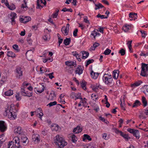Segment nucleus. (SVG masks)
Wrapping results in <instances>:
<instances>
[{
    "label": "nucleus",
    "mask_w": 148,
    "mask_h": 148,
    "mask_svg": "<svg viewBox=\"0 0 148 148\" xmlns=\"http://www.w3.org/2000/svg\"><path fill=\"white\" fill-rule=\"evenodd\" d=\"M99 86H100V85L99 84H96V87H94L93 86V90L96 91V90L97 89V88L99 87Z\"/></svg>",
    "instance_id": "864d4df0"
},
{
    "label": "nucleus",
    "mask_w": 148,
    "mask_h": 148,
    "mask_svg": "<svg viewBox=\"0 0 148 148\" xmlns=\"http://www.w3.org/2000/svg\"><path fill=\"white\" fill-rule=\"evenodd\" d=\"M25 34V30H24V31L21 32V33L20 34V35L21 36H24Z\"/></svg>",
    "instance_id": "680f3d73"
},
{
    "label": "nucleus",
    "mask_w": 148,
    "mask_h": 148,
    "mask_svg": "<svg viewBox=\"0 0 148 148\" xmlns=\"http://www.w3.org/2000/svg\"><path fill=\"white\" fill-rule=\"evenodd\" d=\"M105 16L103 15H101L100 14H98L97 16V18H100L101 19H103L104 18H107L108 17H104Z\"/></svg>",
    "instance_id": "58836bf2"
},
{
    "label": "nucleus",
    "mask_w": 148,
    "mask_h": 148,
    "mask_svg": "<svg viewBox=\"0 0 148 148\" xmlns=\"http://www.w3.org/2000/svg\"><path fill=\"white\" fill-rule=\"evenodd\" d=\"M141 71L140 75L143 77H146L148 75V66L147 64L142 63Z\"/></svg>",
    "instance_id": "f03ea898"
},
{
    "label": "nucleus",
    "mask_w": 148,
    "mask_h": 148,
    "mask_svg": "<svg viewBox=\"0 0 148 148\" xmlns=\"http://www.w3.org/2000/svg\"><path fill=\"white\" fill-rule=\"evenodd\" d=\"M37 5L36 8L37 9H41L42 8L43 6H41L38 0H37Z\"/></svg>",
    "instance_id": "f704fd0d"
},
{
    "label": "nucleus",
    "mask_w": 148,
    "mask_h": 148,
    "mask_svg": "<svg viewBox=\"0 0 148 148\" xmlns=\"http://www.w3.org/2000/svg\"><path fill=\"white\" fill-rule=\"evenodd\" d=\"M100 35V34L99 33V31L97 29H95L93 31V36L94 39H95L97 36H99Z\"/></svg>",
    "instance_id": "4468645a"
},
{
    "label": "nucleus",
    "mask_w": 148,
    "mask_h": 148,
    "mask_svg": "<svg viewBox=\"0 0 148 148\" xmlns=\"http://www.w3.org/2000/svg\"><path fill=\"white\" fill-rule=\"evenodd\" d=\"M92 60H88L86 62V66L87 67L89 64L91 63L92 62L91 61Z\"/></svg>",
    "instance_id": "4d7b16f0"
},
{
    "label": "nucleus",
    "mask_w": 148,
    "mask_h": 148,
    "mask_svg": "<svg viewBox=\"0 0 148 148\" xmlns=\"http://www.w3.org/2000/svg\"><path fill=\"white\" fill-rule=\"evenodd\" d=\"M119 53L121 54V56H124L125 54V51L124 49H122L119 51Z\"/></svg>",
    "instance_id": "72a5a7b5"
},
{
    "label": "nucleus",
    "mask_w": 148,
    "mask_h": 148,
    "mask_svg": "<svg viewBox=\"0 0 148 148\" xmlns=\"http://www.w3.org/2000/svg\"><path fill=\"white\" fill-rule=\"evenodd\" d=\"M33 51H32V50L28 51L26 53V56L27 55H29L31 53H33Z\"/></svg>",
    "instance_id": "5fc2aeb1"
},
{
    "label": "nucleus",
    "mask_w": 148,
    "mask_h": 148,
    "mask_svg": "<svg viewBox=\"0 0 148 148\" xmlns=\"http://www.w3.org/2000/svg\"><path fill=\"white\" fill-rule=\"evenodd\" d=\"M142 83V82L141 80L138 81V82H136L134 84L131 85V87L133 88H134L135 87L139 86Z\"/></svg>",
    "instance_id": "f8f14e48"
},
{
    "label": "nucleus",
    "mask_w": 148,
    "mask_h": 148,
    "mask_svg": "<svg viewBox=\"0 0 148 148\" xmlns=\"http://www.w3.org/2000/svg\"><path fill=\"white\" fill-rule=\"evenodd\" d=\"M64 33L65 34V35H67L68 34V33L69 32V30H68V29L67 28H66L64 30Z\"/></svg>",
    "instance_id": "e2e57ef3"
},
{
    "label": "nucleus",
    "mask_w": 148,
    "mask_h": 148,
    "mask_svg": "<svg viewBox=\"0 0 148 148\" xmlns=\"http://www.w3.org/2000/svg\"><path fill=\"white\" fill-rule=\"evenodd\" d=\"M119 71L118 70H115L113 72V78L115 79H117V78L119 74Z\"/></svg>",
    "instance_id": "f3484780"
},
{
    "label": "nucleus",
    "mask_w": 148,
    "mask_h": 148,
    "mask_svg": "<svg viewBox=\"0 0 148 148\" xmlns=\"http://www.w3.org/2000/svg\"><path fill=\"white\" fill-rule=\"evenodd\" d=\"M69 66H74L75 65H76V62L75 61H73V62L71 64H69Z\"/></svg>",
    "instance_id": "052dcab7"
},
{
    "label": "nucleus",
    "mask_w": 148,
    "mask_h": 148,
    "mask_svg": "<svg viewBox=\"0 0 148 148\" xmlns=\"http://www.w3.org/2000/svg\"><path fill=\"white\" fill-rule=\"evenodd\" d=\"M58 14L56 12H55L54 13H53V18H56L57 17V16L58 15Z\"/></svg>",
    "instance_id": "774afa93"
},
{
    "label": "nucleus",
    "mask_w": 148,
    "mask_h": 148,
    "mask_svg": "<svg viewBox=\"0 0 148 148\" xmlns=\"http://www.w3.org/2000/svg\"><path fill=\"white\" fill-rule=\"evenodd\" d=\"M21 92L22 95L23 96L25 95H26V92L25 91V89L24 88H22L21 89Z\"/></svg>",
    "instance_id": "c03bdc74"
},
{
    "label": "nucleus",
    "mask_w": 148,
    "mask_h": 148,
    "mask_svg": "<svg viewBox=\"0 0 148 148\" xmlns=\"http://www.w3.org/2000/svg\"><path fill=\"white\" fill-rule=\"evenodd\" d=\"M5 139L6 138L4 135H2L1 136L0 135V146H1V144L5 141Z\"/></svg>",
    "instance_id": "aec40b11"
},
{
    "label": "nucleus",
    "mask_w": 148,
    "mask_h": 148,
    "mask_svg": "<svg viewBox=\"0 0 148 148\" xmlns=\"http://www.w3.org/2000/svg\"><path fill=\"white\" fill-rule=\"evenodd\" d=\"M107 75L106 74H104L103 76L104 78L103 79V80L105 84H107L110 86H112L114 85V84L113 81V79L112 77L108 78L107 77L105 76L106 75Z\"/></svg>",
    "instance_id": "7ed1b4c3"
},
{
    "label": "nucleus",
    "mask_w": 148,
    "mask_h": 148,
    "mask_svg": "<svg viewBox=\"0 0 148 148\" xmlns=\"http://www.w3.org/2000/svg\"><path fill=\"white\" fill-rule=\"evenodd\" d=\"M82 54V58L85 59L87 58L89 54V53L85 51H83L81 52Z\"/></svg>",
    "instance_id": "dca6fc26"
},
{
    "label": "nucleus",
    "mask_w": 148,
    "mask_h": 148,
    "mask_svg": "<svg viewBox=\"0 0 148 148\" xmlns=\"http://www.w3.org/2000/svg\"><path fill=\"white\" fill-rule=\"evenodd\" d=\"M57 104V102L56 101H54L53 102H51L47 105L49 106V107L52 106H53Z\"/></svg>",
    "instance_id": "79ce46f5"
},
{
    "label": "nucleus",
    "mask_w": 148,
    "mask_h": 148,
    "mask_svg": "<svg viewBox=\"0 0 148 148\" xmlns=\"http://www.w3.org/2000/svg\"><path fill=\"white\" fill-rule=\"evenodd\" d=\"M81 86L82 88L84 90H85L86 89V84L85 82H80Z\"/></svg>",
    "instance_id": "c9c22d12"
},
{
    "label": "nucleus",
    "mask_w": 148,
    "mask_h": 148,
    "mask_svg": "<svg viewBox=\"0 0 148 148\" xmlns=\"http://www.w3.org/2000/svg\"><path fill=\"white\" fill-rule=\"evenodd\" d=\"M4 122L0 121V130L1 132L5 131L6 129V127L4 125Z\"/></svg>",
    "instance_id": "1a4fd4ad"
},
{
    "label": "nucleus",
    "mask_w": 148,
    "mask_h": 148,
    "mask_svg": "<svg viewBox=\"0 0 148 148\" xmlns=\"http://www.w3.org/2000/svg\"><path fill=\"white\" fill-rule=\"evenodd\" d=\"M77 127H78L76 133H78L79 132H81L82 130V128L80 126H78Z\"/></svg>",
    "instance_id": "09e8293b"
},
{
    "label": "nucleus",
    "mask_w": 148,
    "mask_h": 148,
    "mask_svg": "<svg viewBox=\"0 0 148 148\" xmlns=\"http://www.w3.org/2000/svg\"><path fill=\"white\" fill-rule=\"evenodd\" d=\"M16 14L15 13H12L10 14V16L11 17V23L12 25H14L15 24V21L14 20L15 18L16 17Z\"/></svg>",
    "instance_id": "9d476101"
},
{
    "label": "nucleus",
    "mask_w": 148,
    "mask_h": 148,
    "mask_svg": "<svg viewBox=\"0 0 148 148\" xmlns=\"http://www.w3.org/2000/svg\"><path fill=\"white\" fill-rule=\"evenodd\" d=\"M123 137L127 141L129 139H130V138L128 136V135L126 134L124 135Z\"/></svg>",
    "instance_id": "8fccbe9b"
},
{
    "label": "nucleus",
    "mask_w": 148,
    "mask_h": 148,
    "mask_svg": "<svg viewBox=\"0 0 148 148\" xmlns=\"http://www.w3.org/2000/svg\"><path fill=\"white\" fill-rule=\"evenodd\" d=\"M111 51V50L109 49H107L104 51L103 53L105 55H108L110 54Z\"/></svg>",
    "instance_id": "7c9ffc66"
},
{
    "label": "nucleus",
    "mask_w": 148,
    "mask_h": 148,
    "mask_svg": "<svg viewBox=\"0 0 148 148\" xmlns=\"http://www.w3.org/2000/svg\"><path fill=\"white\" fill-rule=\"evenodd\" d=\"M73 80H74L76 82L77 84L78 85H79V82L76 79V78L74 77L73 79Z\"/></svg>",
    "instance_id": "69168bd1"
},
{
    "label": "nucleus",
    "mask_w": 148,
    "mask_h": 148,
    "mask_svg": "<svg viewBox=\"0 0 148 148\" xmlns=\"http://www.w3.org/2000/svg\"><path fill=\"white\" fill-rule=\"evenodd\" d=\"M99 74V73H96L93 71V79H97Z\"/></svg>",
    "instance_id": "c756f323"
},
{
    "label": "nucleus",
    "mask_w": 148,
    "mask_h": 148,
    "mask_svg": "<svg viewBox=\"0 0 148 148\" xmlns=\"http://www.w3.org/2000/svg\"><path fill=\"white\" fill-rule=\"evenodd\" d=\"M78 29H76L74 30L73 32V35L75 37L77 36V34L78 32Z\"/></svg>",
    "instance_id": "603ef678"
},
{
    "label": "nucleus",
    "mask_w": 148,
    "mask_h": 148,
    "mask_svg": "<svg viewBox=\"0 0 148 148\" xmlns=\"http://www.w3.org/2000/svg\"><path fill=\"white\" fill-rule=\"evenodd\" d=\"M21 21H23V22L26 23L31 20V18L29 16H25L24 18H20Z\"/></svg>",
    "instance_id": "6e6552de"
},
{
    "label": "nucleus",
    "mask_w": 148,
    "mask_h": 148,
    "mask_svg": "<svg viewBox=\"0 0 148 148\" xmlns=\"http://www.w3.org/2000/svg\"><path fill=\"white\" fill-rule=\"evenodd\" d=\"M53 73H52L49 74H47V75L49 76V77L52 79L54 77L53 75Z\"/></svg>",
    "instance_id": "3c124183"
},
{
    "label": "nucleus",
    "mask_w": 148,
    "mask_h": 148,
    "mask_svg": "<svg viewBox=\"0 0 148 148\" xmlns=\"http://www.w3.org/2000/svg\"><path fill=\"white\" fill-rule=\"evenodd\" d=\"M100 44L99 43L97 42H95L93 44V51L95 50V48L99 46V45Z\"/></svg>",
    "instance_id": "a19ab883"
},
{
    "label": "nucleus",
    "mask_w": 148,
    "mask_h": 148,
    "mask_svg": "<svg viewBox=\"0 0 148 148\" xmlns=\"http://www.w3.org/2000/svg\"><path fill=\"white\" fill-rule=\"evenodd\" d=\"M83 71V70L82 69L81 67L80 66H79L76 69L75 71L76 73H78L79 75L81 74Z\"/></svg>",
    "instance_id": "2eb2a0df"
},
{
    "label": "nucleus",
    "mask_w": 148,
    "mask_h": 148,
    "mask_svg": "<svg viewBox=\"0 0 148 148\" xmlns=\"http://www.w3.org/2000/svg\"><path fill=\"white\" fill-rule=\"evenodd\" d=\"M143 88L144 89V90L143 91V92L146 95L148 96V86L147 85L144 86Z\"/></svg>",
    "instance_id": "4be33fe9"
},
{
    "label": "nucleus",
    "mask_w": 148,
    "mask_h": 148,
    "mask_svg": "<svg viewBox=\"0 0 148 148\" xmlns=\"http://www.w3.org/2000/svg\"><path fill=\"white\" fill-rule=\"evenodd\" d=\"M23 1L24 2V4H22L21 8H27V6H26V2L25 0H24Z\"/></svg>",
    "instance_id": "49530a36"
},
{
    "label": "nucleus",
    "mask_w": 148,
    "mask_h": 148,
    "mask_svg": "<svg viewBox=\"0 0 148 148\" xmlns=\"http://www.w3.org/2000/svg\"><path fill=\"white\" fill-rule=\"evenodd\" d=\"M128 25H125L123 27V29L125 32H126L129 30V28L128 27Z\"/></svg>",
    "instance_id": "2f4dec72"
},
{
    "label": "nucleus",
    "mask_w": 148,
    "mask_h": 148,
    "mask_svg": "<svg viewBox=\"0 0 148 148\" xmlns=\"http://www.w3.org/2000/svg\"><path fill=\"white\" fill-rule=\"evenodd\" d=\"M21 140L22 142L24 143H28V142L27 138L25 135H23V136H22Z\"/></svg>",
    "instance_id": "5701e85b"
},
{
    "label": "nucleus",
    "mask_w": 148,
    "mask_h": 148,
    "mask_svg": "<svg viewBox=\"0 0 148 148\" xmlns=\"http://www.w3.org/2000/svg\"><path fill=\"white\" fill-rule=\"evenodd\" d=\"M13 94V92L12 90H10L5 92L4 94L6 96H10Z\"/></svg>",
    "instance_id": "412c9836"
},
{
    "label": "nucleus",
    "mask_w": 148,
    "mask_h": 148,
    "mask_svg": "<svg viewBox=\"0 0 148 148\" xmlns=\"http://www.w3.org/2000/svg\"><path fill=\"white\" fill-rule=\"evenodd\" d=\"M14 147L15 145L14 144V142H13V141H11L9 142L7 148H14Z\"/></svg>",
    "instance_id": "a878e982"
},
{
    "label": "nucleus",
    "mask_w": 148,
    "mask_h": 148,
    "mask_svg": "<svg viewBox=\"0 0 148 148\" xmlns=\"http://www.w3.org/2000/svg\"><path fill=\"white\" fill-rule=\"evenodd\" d=\"M8 7L11 10H13L16 8L15 5L13 4L9 5L8 6Z\"/></svg>",
    "instance_id": "473e14b6"
},
{
    "label": "nucleus",
    "mask_w": 148,
    "mask_h": 148,
    "mask_svg": "<svg viewBox=\"0 0 148 148\" xmlns=\"http://www.w3.org/2000/svg\"><path fill=\"white\" fill-rule=\"evenodd\" d=\"M26 95L24 96H27L28 97H30L32 95V94L31 92H28L27 91H26Z\"/></svg>",
    "instance_id": "a18cd8bd"
},
{
    "label": "nucleus",
    "mask_w": 148,
    "mask_h": 148,
    "mask_svg": "<svg viewBox=\"0 0 148 148\" xmlns=\"http://www.w3.org/2000/svg\"><path fill=\"white\" fill-rule=\"evenodd\" d=\"M140 104L141 103L139 101L136 100L132 106V107L134 108L137 107L138 105H140Z\"/></svg>",
    "instance_id": "bb28decb"
},
{
    "label": "nucleus",
    "mask_w": 148,
    "mask_h": 148,
    "mask_svg": "<svg viewBox=\"0 0 148 148\" xmlns=\"http://www.w3.org/2000/svg\"><path fill=\"white\" fill-rule=\"evenodd\" d=\"M15 97L16 98L17 100L19 101L21 99V98L19 97V94L16 95Z\"/></svg>",
    "instance_id": "338daca9"
},
{
    "label": "nucleus",
    "mask_w": 148,
    "mask_h": 148,
    "mask_svg": "<svg viewBox=\"0 0 148 148\" xmlns=\"http://www.w3.org/2000/svg\"><path fill=\"white\" fill-rule=\"evenodd\" d=\"M14 105L13 104H11L10 106V110L11 109V110H12V112L13 111V110L14 109Z\"/></svg>",
    "instance_id": "bf43d9fd"
},
{
    "label": "nucleus",
    "mask_w": 148,
    "mask_h": 148,
    "mask_svg": "<svg viewBox=\"0 0 148 148\" xmlns=\"http://www.w3.org/2000/svg\"><path fill=\"white\" fill-rule=\"evenodd\" d=\"M102 138H104L105 140L108 139L109 138L108 136H107L106 133H104L102 134Z\"/></svg>",
    "instance_id": "de8ad7c7"
},
{
    "label": "nucleus",
    "mask_w": 148,
    "mask_h": 148,
    "mask_svg": "<svg viewBox=\"0 0 148 148\" xmlns=\"http://www.w3.org/2000/svg\"><path fill=\"white\" fill-rule=\"evenodd\" d=\"M54 142L58 145L60 148H62L67 144V143L64 139L59 135H57L54 138Z\"/></svg>",
    "instance_id": "f257e3e1"
},
{
    "label": "nucleus",
    "mask_w": 148,
    "mask_h": 148,
    "mask_svg": "<svg viewBox=\"0 0 148 148\" xmlns=\"http://www.w3.org/2000/svg\"><path fill=\"white\" fill-rule=\"evenodd\" d=\"M14 143L15 142V145L14 148H21V146L20 145V140L18 137H15L13 139Z\"/></svg>",
    "instance_id": "423d86ee"
},
{
    "label": "nucleus",
    "mask_w": 148,
    "mask_h": 148,
    "mask_svg": "<svg viewBox=\"0 0 148 148\" xmlns=\"http://www.w3.org/2000/svg\"><path fill=\"white\" fill-rule=\"evenodd\" d=\"M14 132L19 134H23V132L21 130V127H18L15 129L14 130Z\"/></svg>",
    "instance_id": "9b49d317"
},
{
    "label": "nucleus",
    "mask_w": 148,
    "mask_h": 148,
    "mask_svg": "<svg viewBox=\"0 0 148 148\" xmlns=\"http://www.w3.org/2000/svg\"><path fill=\"white\" fill-rule=\"evenodd\" d=\"M71 41V38H66V39L64 40V43L65 45H68L69 44Z\"/></svg>",
    "instance_id": "6ab92c4d"
},
{
    "label": "nucleus",
    "mask_w": 148,
    "mask_h": 148,
    "mask_svg": "<svg viewBox=\"0 0 148 148\" xmlns=\"http://www.w3.org/2000/svg\"><path fill=\"white\" fill-rule=\"evenodd\" d=\"M95 10L102 8L103 7V6L101 3H99L97 4H95Z\"/></svg>",
    "instance_id": "cd10ccee"
},
{
    "label": "nucleus",
    "mask_w": 148,
    "mask_h": 148,
    "mask_svg": "<svg viewBox=\"0 0 148 148\" xmlns=\"http://www.w3.org/2000/svg\"><path fill=\"white\" fill-rule=\"evenodd\" d=\"M142 102L143 103V106L145 107L147 104V101L144 97H143L142 99Z\"/></svg>",
    "instance_id": "393cba45"
},
{
    "label": "nucleus",
    "mask_w": 148,
    "mask_h": 148,
    "mask_svg": "<svg viewBox=\"0 0 148 148\" xmlns=\"http://www.w3.org/2000/svg\"><path fill=\"white\" fill-rule=\"evenodd\" d=\"M13 48L16 51H18L19 50L18 49V46L17 45H14L13 46Z\"/></svg>",
    "instance_id": "37998d69"
},
{
    "label": "nucleus",
    "mask_w": 148,
    "mask_h": 148,
    "mask_svg": "<svg viewBox=\"0 0 148 148\" xmlns=\"http://www.w3.org/2000/svg\"><path fill=\"white\" fill-rule=\"evenodd\" d=\"M16 76L19 78L23 75V71L22 70V69L20 67L18 66L16 67Z\"/></svg>",
    "instance_id": "0eeeda50"
},
{
    "label": "nucleus",
    "mask_w": 148,
    "mask_h": 148,
    "mask_svg": "<svg viewBox=\"0 0 148 148\" xmlns=\"http://www.w3.org/2000/svg\"><path fill=\"white\" fill-rule=\"evenodd\" d=\"M127 130L130 133L132 134L133 136H135L137 139H139L140 137V135L139 132L138 130L128 128Z\"/></svg>",
    "instance_id": "39448f33"
},
{
    "label": "nucleus",
    "mask_w": 148,
    "mask_h": 148,
    "mask_svg": "<svg viewBox=\"0 0 148 148\" xmlns=\"http://www.w3.org/2000/svg\"><path fill=\"white\" fill-rule=\"evenodd\" d=\"M58 43H59V46H60V44L63 41V39L60 38V37H59L58 38Z\"/></svg>",
    "instance_id": "13d9d810"
},
{
    "label": "nucleus",
    "mask_w": 148,
    "mask_h": 148,
    "mask_svg": "<svg viewBox=\"0 0 148 148\" xmlns=\"http://www.w3.org/2000/svg\"><path fill=\"white\" fill-rule=\"evenodd\" d=\"M86 139L88 140L89 141H91L92 139L89 135L87 134H84V135L83 137L82 138V140L84 141Z\"/></svg>",
    "instance_id": "ddd939ff"
},
{
    "label": "nucleus",
    "mask_w": 148,
    "mask_h": 148,
    "mask_svg": "<svg viewBox=\"0 0 148 148\" xmlns=\"http://www.w3.org/2000/svg\"><path fill=\"white\" fill-rule=\"evenodd\" d=\"M7 56L8 57L12 58H14L15 57V54L11 51H8Z\"/></svg>",
    "instance_id": "b1692460"
},
{
    "label": "nucleus",
    "mask_w": 148,
    "mask_h": 148,
    "mask_svg": "<svg viewBox=\"0 0 148 148\" xmlns=\"http://www.w3.org/2000/svg\"><path fill=\"white\" fill-rule=\"evenodd\" d=\"M102 2L103 3L106 4V5H109V3H108V2L107 1H106V0H102Z\"/></svg>",
    "instance_id": "0e129e2a"
},
{
    "label": "nucleus",
    "mask_w": 148,
    "mask_h": 148,
    "mask_svg": "<svg viewBox=\"0 0 148 148\" xmlns=\"http://www.w3.org/2000/svg\"><path fill=\"white\" fill-rule=\"evenodd\" d=\"M142 34V36L143 38H145V36L147 35V34L145 33V32L143 30L140 31Z\"/></svg>",
    "instance_id": "ea45409f"
},
{
    "label": "nucleus",
    "mask_w": 148,
    "mask_h": 148,
    "mask_svg": "<svg viewBox=\"0 0 148 148\" xmlns=\"http://www.w3.org/2000/svg\"><path fill=\"white\" fill-rule=\"evenodd\" d=\"M72 141L73 143H75L77 141V138L76 136L73 134L71 136Z\"/></svg>",
    "instance_id": "c85d7f7f"
},
{
    "label": "nucleus",
    "mask_w": 148,
    "mask_h": 148,
    "mask_svg": "<svg viewBox=\"0 0 148 148\" xmlns=\"http://www.w3.org/2000/svg\"><path fill=\"white\" fill-rule=\"evenodd\" d=\"M117 132H116L117 133L119 134L121 136H122L123 137L124 136V135L125 134H124V133L123 132L121 131H120L119 130L117 131Z\"/></svg>",
    "instance_id": "6e6d98bb"
},
{
    "label": "nucleus",
    "mask_w": 148,
    "mask_h": 148,
    "mask_svg": "<svg viewBox=\"0 0 148 148\" xmlns=\"http://www.w3.org/2000/svg\"><path fill=\"white\" fill-rule=\"evenodd\" d=\"M9 107H8V108L6 109L5 112L7 114L8 112H9L8 114V117L9 119H10V120H14L15 119L16 117V115L14 114L15 113V112L14 113V114L12 112H12V110H9Z\"/></svg>",
    "instance_id": "20e7f679"
},
{
    "label": "nucleus",
    "mask_w": 148,
    "mask_h": 148,
    "mask_svg": "<svg viewBox=\"0 0 148 148\" xmlns=\"http://www.w3.org/2000/svg\"><path fill=\"white\" fill-rule=\"evenodd\" d=\"M62 11H63L64 12H65L66 11H69L71 12H73L72 10L71 9H67L66 8H63L62 10Z\"/></svg>",
    "instance_id": "e433bc0d"
},
{
    "label": "nucleus",
    "mask_w": 148,
    "mask_h": 148,
    "mask_svg": "<svg viewBox=\"0 0 148 148\" xmlns=\"http://www.w3.org/2000/svg\"><path fill=\"white\" fill-rule=\"evenodd\" d=\"M56 95L53 91H52L50 93L48 99L52 100H53L54 97H56Z\"/></svg>",
    "instance_id": "a211bd4d"
},
{
    "label": "nucleus",
    "mask_w": 148,
    "mask_h": 148,
    "mask_svg": "<svg viewBox=\"0 0 148 148\" xmlns=\"http://www.w3.org/2000/svg\"><path fill=\"white\" fill-rule=\"evenodd\" d=\"M42 87H43V88H42V89L40 90H37L36 88H35L34 89V91H35V92L36 91L37 92H39V93H41L43 91H44V87L43 85H42Z\"/></svg>",
    "instance_id": "4c0bfd02"
}]
</instances>
